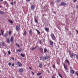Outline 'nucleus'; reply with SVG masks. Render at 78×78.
Here are the masks:
<instances>
[{
    "label": "nucleus",
    "mask_w": 78,
    "mask_h": 78,
    "mask_svg": "<svg viewBox=\"0 0 78 78\" xmlns=\"http://www.w3.org/2000/svg\"><path fill=\"white\" fill-rule=\"evenodd\" d=\"M51 36L52 40H55V35H54V34H51Z\"/></svg>",
    "instance_id": "f257e3e1"
},
{
    "label": "nucleus",
    "mask_w": 78,
    "mask_h": 78,
    "mask_svg": "<svg viewBox=\"0 0 78 78\" xmlns=\"http://www.w3.org/2000/svg\"><path fill=\"white\" fill-rule=\"evenodd\" d=\"M16 31H19V30H20V26H16Z\"/></svg>",
    "instance_id": "f03ea898"
},
{
    "label": "nucleus",
    "mask_w": 78,
    "mask_h": 78,
    "mask_svg": "<svg viewBox=\"0 0 78 78\" xmlns=\"http://www.w3.org/2000/svg\"><path fill=\"white\" fill-rule=\"evenodd\" d=\"M17 64L18 66H19V67H21L22 66V63H21V62H20L19 61H18L17 62Z\"/></svg>",
    "instance_id": "7ed1b4c3"
},
{
    "label": "nucleus",
    "mask_w": 78,
    "mask_h": 78,
    "mask_svg": "<svg viewBox=\"0 0 78 78\" xmlns=\"http://www.w3.org/2000/svg\"><path fill=\"white\" fill-rule=\"evenodd\" d=\"M49 58V56H44L43 58V59L44 60H46V59H48Z\"/></svg>",
    "instance_id": "20e7f679"
},
{
    "label": "nucleus",
    "mask_w": 78,
    "mask_h": 78,
    "mask_svg": "<svg viewBox=\"0 0 78 78\" xmlns=\"http://www.w3.org/2000/svg\"><path fill=\"white\" fill-rule=\"evenodd\" d=\"M76 55V54H75L72 53L70 54V56L71 58H73V56H75Z\"/></svg>",
    "instance_id": "39448f33"
},
{
    "label": "nucleus",
    "mask_w": 78,
    "mask_h": 78,
    "mask_svg": "<svg viewBox=\"0 0 78 78\" xmlns=\"http://www.w3.org/2000/svg\"><path fill=\"white\" fill-rule=\"evenodd\" d=\"M66 5V4L64 2H62L60 4L61 6H64V5Z\"/></svg>",
    "instance_id": "423d86ee"
},
{
    "label": "nucleus",
    "mask_w": 78,
    "mask_h": 78,
    "mask_svg": "<svg viewBox=\"0 0 78 78\" xmlns=\"http://www.w3.org/2000/svg\"><path fill=\"white\" fill-rule=\"evenodd\" d=\"M34 7L35 6L34 5H32L30 7L31 9H32V10H34Z\"/></svg>",
    "instance_id": "0eeeda50"
},
{
    "label": "nucleus",
    "mask_w": 78,
    "mask_h": 78,
    "mask_svg": "<svg viewBox=\"0 0 78 78\" xmlns=\"http://www.w3.org/2000/svg\"><path fill=\"white\" fill-rule=\"evenodd\" d=\"M19 71L20 72L22 73V72H23V69L22 68H20L19 69Z\"/></svg>",
    "instance_id": "6e6552de"
},
{
    "label": "nucleus",
    "mask_w": 78,
    "mask_h": 78,
    "mask_svg": "<svg viewBox=\"0 0 78 78\" xmlns=\"http://www.w3.org/2000/svg\"><path fill=\"white\" fill-rule=\"evenodd\" d=\"M44 30L46 31H47V32H48L49 31V28L47 27H45Z\"/></svg>",
    "instance_id": "1a4fd4ad"
},
{
    "label": "nucleus",
    "mask_w": 78,
    "mask_h": 78,
    "mask_svg": "<svg viewBox=\"0 0 78 78\" xmlns=\"http://www.w3.org/2000/svg\"><path fill=\"white\" fill-rule=\"evenodd\" d=\"M63 66L65 70H67V66L66 65V64H63Z\"/></svg>",
    "instance_id": "9d476101"
},
{
    "label": "nucleus",
    "mask_w": 78,
    "mask_h": 78,
    "mask_svg": "<svg viewBox=\"0 0 78 78\" xmlns=\"http://www.w3.org/2000/svg\"><path fill=\"white\" fill-rule=\"evenodd\" d=\"M22 49L20 48V49H18L16 50L17 52H21L22 51Z\"/></svg>",
    "instance_id": "9b49d317"
},
{
    "label": "nucleus",
    "mask_w": 78,
    "mask_h": 78,
    "mask_svg": "<svg viewBox=\"0 0 78 78\" xmlns=\"http://www.w3.org/2000/svg\"><path fill=\"white\" fill-rule=\"evenodd\" d=\"M3 36H4L5 37H7V36H8V34L7 33H5V34H4V35H3Z\"/></svg>",
    "instance_id": "f8f14e48"
},
{
    "label": "nucleus",
    "mask_w": 78,
    "mask_h": 78,
    "mask_svg": "<svg viewBox=\"0 0 78 78\" xmlns=\"http://www.w3.org/2000/svg\"><path fill=\"white\" fill-rule=\"evenodd\" d=\"M1 33H2V36H3L4 30H3L2 29H1Z\"/></svg>",
    "instance_id": "ddd939ff"
},
{
    "label": "nucleus",
    "mask_w": 78,
    "mask_h": 78,
    "mask_svg": "<svg viewBox=\"0 0 78 78\" xmlns=\"http://www.w3.org/2000/svg\"><path fill=\"white\" fill-rule=\"evenodd\" d=\"M29 34H30V35H32V33H33V31L31 30H30L29 31Z\"/></svg>",
    "instance_id": "4468645a"
},
{
    "label": "nucleus",
    "mask_w": 78,
    "mask_h": 78,
    "mask_svg": "<svg viewBox=\"0 0 78 78\" xmlns=\"http://www.w3.org/2000/svg\"><path fill=\"white\" fill-rule=\"evenodd\" d=\"M70 72L71 73H72V74L74 73H75V71H74L73 69H72L70 71Z\"/></svg>",
    "instance_id": "2eb2a0df"
},
{
    "label": "nucleus",
    "mask_w": 78,
    "mask_h": 78,
    "mask_svg": "<svg viewBox=\"0 0 78 78\" xmlns=\"http://www.w3.org/2000/svg\"><path fill=\"white\" fill-rule=\"evenodd\" d=\"M50 43L51 45H53V42L51 40H50Z\"/></svg>",
    "instance_id": "dca6fc26"
},
{
    "label": "nucleus",
    "mask_w": 78,
    "mask_h": 78,
    "mask_svg": "<svg viewBox=\"0 0 78 78\" xmlns=\"http://www.w3.org/2000/svg\"><path fill=\"white\" fill-rule=\"evenodd\" d=\"M13 40H14V37H13V36H12L11 37L10 41L11 42H12Z\"/></svg>",
    "instance_id": "f3484780"
},
{
    "label": "nucleus",
    "mask_w": 78,
    "mask_h": 78,
    "mask_svg": "<svg viewBox=\"0 0 78 78\" xmlns=\"http://www.w3.org/2000/svg\"><path fill=\"white\" fill-rule=\"evenodd\" d=\"M1 43H2V45L3 47H5V42H4L3 41H2Z\"/></svg>",
    "instance_id": "a211bd4d"
},
{
    "label": "nucleus",
    "mask_w": 78,
    "mask_h": 78,
    "mask_svg": "<svg viewBox=\"0 0 78 78\" xmlns=\"http://www.w3.org/2000/svg\"><path fill=\"white\" fill-rule=\"evenodd\" d=\"M39 67L40 68H42V63H40L39 65Z\"/></svg>",
    "instance_id": "6ab92c4d"
},
{
    "label": "nucleus",
    "mask_w": 78,
    "mask_h": 78,
    "mask_svg": "<svg viewBox=\"0 0 78 78\" xmlns=\"http://www.w3.org/2000/svg\"><path fill=\"white\" fill-rule=\"evenodd\" d=\"M26 34H27V31L25 30L24 31L23 34L25 36H26Z\"/></svg>",
    "instance_id": "aec40b11"
},
{
    "label": "nucleus",
    "mask_w": 78,
    "mask_h": 78,
    "mask_svg": "<svg viewBox=\"0 0 78 78\" xmlns=\"http://www.w3.org/2000/svg\"><path fill=\"white\" fill-rule=\"evenodd\" d=\"M39 50L41 51V52H43V49H42V48H39Z\"/></svg>",
    "instance_id": "412c9836"
},
{
    "label": "nucleus",
    "mask_w": 78,
    "mask_h": 78,
    "mask_svg": "<svg viewBox=\"0 0 78 78\" xmlns=\"http://www.w3.org/2000/svg\"><path fill=\"white\" fill-rule=\"evenodd\" d=\"M44 53H46V51H47V49L46 48H44Z\"/></svg>",
    "instance_id": "4be33fe9"
},
{
    "label": "nucleus",
    "mask_w": 78,
    "mask_h": 78,
    "mask_svg": "<svg viewBox=\"0 0 78 78\" xmlns=\"http://www.w3.org/2000/svg\"><path fill=\"white\" fill-rule=\"evenodd\" d=\"M0 14H4L5 12L2 11H0Z\"/></svg>",
    "instance_id": "5701e85b"
},
{
    "label": "nucleus",
    "mask_w": 78,
    "mask_h": 78,
    "mask_svg": "<svg viewBox=\"0 0 78 78\" xmlns=\"http://www.w3.org/2000/svg\"><path fill=\"white\" fill-rule=\"evenodd\" d=\"M20 55H21V56H22V57H25V56L24 54H22V53H21L20 54Z\"/></svg>",
    "instance_id": "b1692460"
},
{
    "label": "nucleus",
    "mask_w": 78,
    "mask_h": 78,
    "mask_svg": "<svg viewBox=\"0 0 78 78\" xmlns=\"http://www.w3.org/2000/svg\"><path fill=\"white\" fill-rule=\"evenodd\" d=\"M35 22H36L37 23H38V21H37V20L36 19H34Z\"/></svg>",
    "instance_id": "393cba45"
},
{
    "label": "nucleus",
    "mask_w": 78,
    "mask_h": 78,
    "mask_svg": "<svg viewBox=\"0 0 78 78\" xmlns=\"http://www.w3.org/2000/svg\"><path fill=\"white\" fill-rule=\"evenodd\" d=\"M36 31L37 32L38 34H41V32L37 29H36Z\"/></svg>",
    "instance_id": "a878e982"
},
{
    "label": "nucleus",
    "mask_w": 78,
    "mask_h": 78,
    "mask_svg": "<svg viewBox=\"0 0 78 78\" xmlns=\"http://www.w3.org/2000/svg\"><path fill=\"white\" fill-rule=\"evenodd\" d=\"M66 62L67 63H68V64H70V63L69 62V60H66Z\"/></svg>",
    "instance_id": "bb28decb"
},
{
    "label": "nucleus",
    "mask_w": 78,
    "mask_h": 78,
    "mask_svg": "<svg viewBox=\"0 0 78 78\" xmlns=\"http://www.w3.org/2000/svg\"><path fill=\"white\" fill-rule=\"evenodd\" d=\"M8 20L11 23H13V22L12 20Z\"/></svg>",
    "instance_id": "cd10ccee"
},
{
    "label": "nucleus",
    "mask_w": 78,
    "mask_h": 78,
    "mask_svg": "<svg viewBox=\"0 0 78 78\" xmlns=\"http://www.w3.org/2000/svg\"><path fill=\"white\" fill-rule=\"evenodd\" d=\"M9 35H10V34H11V31H9Z\"/></svg>",
    "instance_id": "c85d7f7f"
},
{
    "label": "nucleus",
    "mask_w": 78,
    "mask_h": 78,
    "mask_svg": "<svg viewBox=\"0 0 78 78\" xmlns=\"http://www.w3.org/2000/svg\"><path fill=\"white\" fill-rule=\"evenodd\" d=\"M43 57L42 56H41L40 57V60H42V59H43Z\"/></svg>",
    "instance_id": "c756f323"
},
{
    "label": "nucleus",
    "mask_w": 78,
    "mask_h": 78,
    "mask_svg": "<svg viewBox=\"0 0 78 78\" xmlns=\"http://www.w3.org/2000/svg\"><path fill=\"white\" fill-rule=\"evenodd\" d=\"M41 73H37V76H39V75H41Z\"/></svg>",
    "instance_id": "7c9ffc66"
},
{
    "label": "nucleus",
    "mask_w": 78,
    "mask_h": 78,
    "mask_svg": "<svg viewBox=\"0 0 78 78\" xmlns=\"http://www.w3.org/2000/svg\"><path fill=\"white\" fill-rule=\"evenodd\" d=\"M8 54L9 55L11 54V52H10V51H9L8 52Z\"/></svg>",
    "instance_id": "2f4dec72"
},
{
    "label": "nucleus",
    "mask_w": 78,
    "mask_h": 78,
    "mask_svg": "<svg viewBox=\"0 0 78 78\" xmlns=\"http://www.w3.org/2000/svg\"><path fill=\"white\" fill-rule=\"evenodd\" d=\"M61 0H57V3H59V2H61Z\"/></svg>",
    "instance_id": "473e14b6"
},
{
    "label": "nucleus",
    "mask_w": 78,
    "mask_h": 78,
    "mask_svg": "<svg viewBox=\"0 0 78 78\" xmlns=\"http://www.w3.org/2000/svg\"><path fill=\"white\" fill-rule=\"evenodd\" d=\"M34 49H35V48L34 47V48H32L31 49V50H32V51H33L34 50Z\"/></svg>",
    "instance_id": "72a5a7b5"
},
{
    "label": "nucleus",
    "mask_w": 78,
    "mask_h": 78,
    "mask_svg": "<svg viewBox=\"0 0 78 78\" xmlns=\"http://www.w3.org/2000/svg\"><path fill=\"white\" fill-rule=\"evenodd\" d=\"M7 41L8 43H9V39H7Z\"/></svg>",
    "instance_id": "f704fd0d"
},
{
    "label": "nucleus",
    "mask_w": 78,
    "mask_h": 78,
    "mask_svg": "<svg viewBox=\"0 0 78 78\" xmlns=\"http://www.w3.org/2000/svg\"><path fill=\"white\" fill-rule=\"evenodd\" d=\"M51 4H52V5H54V2H53V1H51Z\"/></svg>",
    "instance_id": "c9c22d12"
},
{
    "label": "nucleus",
    "mask_w": 78,
    "mask_h": 78,
    "mask_svg": "<svg viewBox=\"0 0 78 78\" xmlns=\"http://www.w3.org/2000/svg\"><path fill=\"white\" fill-rule=\"evenodd\" d=\"M55 65H54L53 66H52V67L53 68V69H55Z\"/></svg>",
    "instance_id": "e433bc0d"
},
{
    "label": "nucleus",
    "mask_w": 78,
    "mask_h": 78,
    "mask_svg": "<svg viewBox=\"0 0 78 78\" xmlns=\"http://www.w3.org/2000/svg\"><path fill=\"white\" fill-rule=\"evenodd\" d=\"M75 56H76V58L77 59H78V55H76V54Z\"/></svg>",
    "instance_id": "4c0bfd02"
},
{
    "label": "nucleus",
    "mask_w": 78,
    "mask_h": 78,
    "mask_svg": "<svg viewBox=\"0 0 78 78\" xmlns=\"http://www.w3.org/2000/svg\"><path fill=\"white\" fill-rule=\"evenodd\" d=\"M8 65H9V66H11V63L9 62Z\"/></svg>",
    "instance_id": "58836bf2"
},
{
    "label": "nucleus",
    "mask_w": 78,
    "mask_h": 78,
    "mask_svg": "<svg viewBox=\"0 0 78 78\" xmlns=\"http://www.w3.org/2000/svg\"><path fill=\"white\" fill-rule=\"evenodd\" d=\"M76 1H77V0H73V2L74 3H75Z\"/></svg>",
    "instance_id": "ea45409f"
},
{
    "label": "nucleus",
    "mask_w": 78,
    "mask_h": 78,
    "mask_svg": "<svg viewBox=\"0 0 78 78\" xmlns=\"http://www.w3.org/2000/svg\"><path fill=\"white\" fill-rule=\"evenodd\" d=\"M10 4H11L12 5H13V2H11L10 3Z\"/></svg>",
    "instance_id": "a19ab883"
},
{
    "label": "nucleus",
    "mask_w": 78,
    "mask_h": 78,
    "mask_svg": "<svg viewBox=\"0 0 78 78\" xmlns=\"http://www.w3.org/2000/svg\"><path fill=\"white\" fill-rule=\"evenodd\" d=\"M31 0H26V2H30Z\"/></svg>",
    "instance_id": "79ce46f5"
},
{
    "label": "nucleus",
    "mask_w": 78,
    "mask_h": 78,
    "mask_svg": "<svg viewBox=\"0 0 78 78\" xmlns=\"http://www.w3.org/2000/svg\"><path fill=\"white\" fill-rule=\"evenodd\" d=\"M39 43H40V44H41L42 43V42H41V41H39Z\"/></svg>",
    "instance_id": "37998d69"
},
{
    "label": "nucleus",
    "mask_w": 78,
    "mask_h": 78,
    "mask_svg": "<svg viewBox=\"0 0 78 78\" xmlns=\"http://www.w3.org/2000/svg\"><path fill=\"white\" fill-rule=\"evenodd\" d=\"M14 66V63H13L12 65V66Z\"/></svg>",
    "instance_id": "c03bdc74"
},
{
    "label": "nucleus",
    "mask_w": 78,
    "mask_h": 78,
    "mask_svg": "<svg viewBox=\"0 0 78 78\" xmlns=\"http://www.w3.org/2000/svg\"><path fill=\"white\" fill-rule=\"evenodd\" d=\"M2 8V6L0 4V8Z\"/></svg>",
    "instance_id": "a18cd8bd"
},
{
    "label": "nucleus",
    "mask_w": 78,
    "mask_h": 78,
    "mask_svg": "<svg viewBox=\"0 0 78 78\" xmlns=\"http://www.w3.org/2000/svg\"><path fill=\"white\" fill-rule=\"evenodd\" d=\"M12 60H14V57H12Z\"/></svg>",
    "instance_id": "49530a36"
},
{
    "label": "nucleus",
    "mask_w": 78,
    "mask_h": 78,
    "mask_svg": "<svg viewBox=\"0 0 78 78\" xmlns=\"http://www.w3.org/2000/svg\"><path fill=\"white\" fill-rule=\"evenodd\" d=\"M31 73H32V74H33V75H34V73H33V72H31Z\"/></svg>",
    "instance_id": "de8ad7c7"
},
{
    "label": "nucleus",
    "mask_w": 78,
    "mask_h": 78,
    "mask_svg": "<svg viewBox=\"0 0 78 78\" xmlns=\"http://www.w3.org/2000/svg\"><path fill=\"white\" fill-rule=\"evenodd\" d=\"M39 78H42V76H40Z\"/></svg>",
    "instance_id": "09e8293b"
},
{
    "label": "nucleus",
    "mask_w": 78,
    "mask_h": 78,
    "mask_svg": "<svg viewBox=\"0 0 78 78\" xmlns=\"http://www.w3.org/2000/svg\"><path fill=\"white\" fill-rule=\"evenodd\" d=\"M76 73L78 76V73L76 72Z\"/></svg>",
    "instance_id": "8fccbe9b"
},
{
    "label": "nucleus",
    "mask_w": 78,
    "mask_h": 78,
    "mask_svg": "<svg viewBox=\"0 0 78 78\" xmlns=\"http://www.w3.org/2000/svg\"><path fill=\"white\" fill-rule=\"evenodd\" d=\"M57 64H58V65H59V62H57Z\"/></svg>",
    "instance_id": "3c124183"
},
{
    "label": "nucleus",
    "mask_w": 78,
    "mask_h": 78,
    "mask_svg": "<svg viewBox=\"0 0 78 78\" xmlns=\"http://www.w3.org/2000/svg\"><path fill=\"white\" fill-rule=\"evenodd\" d=\"M29 69H30V70H31V67H29Z\"/></svg>",
    "instance_id": "603ef678"
},
{
    "label": "nucleus",
    "mask_w": 78,
    "mask_h": 78,
    "mask_svg": "<svg viewBox=\"0 0 78 78\" xmlns=\"http://www.w3.org/2000/svg\"><path fill=\"white\" fill-rule=\"evenodd\" d=\"M17 46H18V47H20V45H19V44H17Z\"/></svg>",
    "instance_id": "864d4df0"
},
{
    "label": "nucleus",
    "mask_w": 78,
    "mask_h": 78,
    "mask_svg": "<svg viewBox=\"0 0 78 78\" xmlns=\"http://www.w3.org/2000/svg\"><path fill=\"white\" fill-rule=\"evenodd\" d=\"M52 78H55V76H53Z\"/></svg>",
    "instance_id": "5fc2aeb1"
},
{
    "label": "nucleus",
    "mask_w": 78,
    "mask_h": 78,
    "mask_svg": "<svg viewBox=\"0 0 78 78\" xmlns=\"http://www.w3.org/2000/svg\"><path fill=\"white\" fill-rule=\"evenodd\" d=\"M0 1L2 2H3V0H0Z\"/></svg>",
    "instance_id": "6e6d98bb"
},
{
    "label": "nucleus",
    "mask_w": 78,
    "mask_h": 78,
    "mask_svg": "<svg viewBox=\"0 0 78 78\" xmlns=\"http://www.w3.org/2000/svg\"><path fill=\"white\" fill-rule=\"evenodd\" d=\"M14 4H15V3H16V1H15L14 2Z\"/></svg>",
    "instance_id": "4d7b16f0"
},
{
    "label": "nucleus",
    "mask_w": 78,
    "mask_h": 78,
    "mask_svg": "<svg viewBox=\"0 0 78 78\" xmlns=\"http://www.w3.org/2000/svg\"><path fill=\"white\" fill-rule=\"evenodd\" d=\"M76 8L77 9H78V6L77 5H76Z\"/></svg>",
    "instance_id": "13d9d810"
},
{
    "label": "nucleus",
    "mask_w": 78,
    "mask_h": 78,
    "mask_svg": "<svg viewBox=\"0 0 78 78\" xmlns=\"http://www.w3.org/2000/svg\"><path fill=\"white\" fill-rule=\"evenodd\" d=\"M4 3H7V2H6L5 1L4 2Z\"/></svg>",
    "instance_id": "bf43d9fd"
},
{
    "label": "nucleus",
    "mask_w": 78,
    "mask_h": 78,
    "mask_svg": "<svg viewBox=\"0 0 78 78\" xmlns=\"http://www.w3.org/2000/svg\"><path fill=\"white\" fill-rule=\"evenodd\" d=\"M37 46H36L34 48H37Z\"/></svg>",
    "instance_id": "052dcab7"
},
{
    "label": "nucleus",
    "mask_w": 78,
    "mask_h": 78,
    "mask_svg": "<svg viewBox=\"0 0 78 78\" xmlns=\"http://www.w3.org/2000/svg\"><path fill=\"white\" fill-rule=\"evenodd\" d=\"M1 34L0 33V36H1Z\"/></svg>",
    "instance_id": "680f3d73"
},
{
    "label": "nucleus",
    "mask_w": 78,
    "mask_h": 78,
    "mask_svg": "<svg viewBox=\"0 0 78 78\" xmlns=\"http://www.w3.org/2000/svg\"><path fill=\"white\" fill-rule=\"evenodd\" d=\"M17 45V43H16V45Z\"/></svg>",
    "instance_id": "e2e57ef3"
},
{
    "label": "nucleus",
    "mask_w": 78,
    "mask_h": 78,
    "mask_svg": "<svg viewBox=\"0 0 78 78\" xmlns=\"http://www.w3.org/2000/svg\"><path fill=\"white\" fill-rule=\"evenodd\" d=\"M2 45L1 44H0V46H1Z\"/></svg>",
    "instance_id": "0e129e2a"
},
{
    "label": "nucleus",
    "mask_w": 78,
    "mask_h": 78,
    "mask_svg": "<svg viewBox=\"0 0 78 78\" xmlns=\"http://www.w3.org/2000/svg\"><path fill=\"white\" fill-rule=\"evenodd\" d=\"M9 1H10V0H8Z\"/></svg>",
    "instance_id": "69168bd1"
},
{
    "label": "nucleus",
    "mask_w": 78,
    "mask_h": 78,
    "mask_svg": "<svg viewBox=\"0 0 78 78\" xmlns=\"http://www.w3.org/2000/svg\"><path fill=\"white\" fill-rule=\"evenodd\" d=\"M14 0H12V1H13Z\"/></svg>",
    "instance_id": "338daca9"
},
{
    "label": "nucleus",
    "mask_w": 78,
    "mask_h": 78,
    "mask_svg": "<svg viewBox=\"0 0 78 78\" xmlns=\"http://www.w3.org/2000/svg\"><path fill=\"white\" fill-rule=\"evenodd\" d=\"M67 72H68V70L67 71Z\"/></svg>",
    "instance_id": "774afa93"
}]
</instances>
